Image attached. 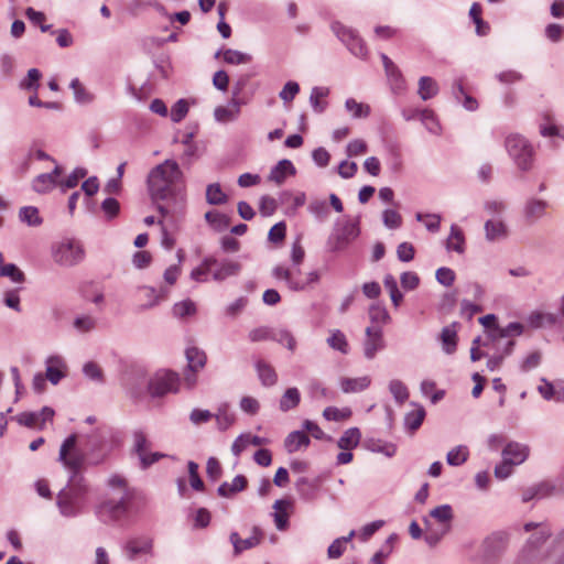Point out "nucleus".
<instances>
[{"label":"nucleus","instance_id":"38","mask_svg":"<svg viewBox=\"0 0 564 564\" xmlns=\"http://www.w3.org/2000/svg\"><path fill=\"white\" fill-rule=\"evenodd\" d=\"M431 517L441 523L442 534H445L448 530V522L453 517L452 508L447 505L440 506L431 511Z\"/></svg>","mask_w":564,"mask_h":564},{"label":"nucleus","instance_id":"57","mask_svg":"<svg viewBox=\"0 0 564 564\" xmlns=\"http://www.w3.org/2000/svg\"><path fill=\"white\" fill-rule=\"evenodd\" d=\"M70 88L74 91L75 98L79 102H89L93 100V96L86 90L79 79L75 78L70 83Z\"/></svg>","mask_w":564,"mask_h":564},{"label":"nucleus","instance_id":"8","mask_svg":"<svg viewBox=\"0 0 564 564\" xmlns=\"http://www.w3.org/2000/svg\"><path fill=\"white\" fill-rule=\"evenodd\" d=\"M332 29L354 55L358 57H365L367 55L368 51L364 40L352 29L339 22L333 23Z\"/></svg>","mask_w":564,"mask_h":564},{"label":"nucleus","instance_id":"58","mask_svg":"<svg viewBox=\"0 0 564 564\" xmlns=\"http://www.w3.org/2000/svg\"><path fill=\"white\" fill-rule=\"evenodd\" d=\"M273 329L267 326L257 327L249 332V339L252 343L272 340Z\"/></svg>","mask_w":564,"mask_h":564},{"label":"nucleus","instance_id":"39","mask_svg":"<svg viewBox=\"0 0 564 564\" xmlns=\"http://www.w3.org/2000/svg\"><path fill=\"white\" fill-rule=\"evenodd\" d=\"M347 111H349L354 118H367L370 115V107L367 104L358 102L354 98H349L345 102Z\"/></svg>","mask_w":564,"mask_h":564},{"label":"nucleus","instance_id":"40","mask_svg":"<svg viewBox=\"0 0 564 564\" xmlns=\"http://www.w3.org/2000/svg\"><path fill=\"white\" fill-rule=\"evenodd\" d=\"M469 452L466 446L459 445L447 453L446 460L448 465L459 466L468 458Z\"/></svg>","mask_w":564,"mask_h":564},{"label":"nucleus","instance_id":"37","mask_svg":"<svg viewBox=\"0 0 564 564\" xmlns=\"http://www.w3.org/2000/svg\"><path fill=\"white\" fill-rule=\"evenodd\" d=\"M206 200L210 205H221L227 203L228 197L223 192L218 183L209 184L206 188Z\"/></svg>","mask_w":564,"mask_h":564},{"label":"nucleus","instance_id":"42","mask_svg":"<svg viewBox=\"0 0 564 564\" xmlns=\"http://www.w3.org/2000/svg\"><path fill=\"white\" fill-rule=\"evenodd\" d=\"M383 284H384V288L387 289V291L390 294V297H391V301H392L393 305L395 307H398L401 304L402 300H403V295H402V293L398 289V284H397L395 279L391 274H388V275H386V278L383 280Z\"/></svg>","mask_w":564,"mask_h":564},{"label":"nucleus","instance_id":"61","mask_svg":"<svg viewBox=\"0 0 564 564\" xmlns=\"http://www.w3.org/2000/svg\"><path fill=\"white\" fill-rule=\"evenodd\" d=\"M188 112V104L184 99H180L171 109V119L174 122L182 121Z\"/></svg>","mask_w":564,"mask_h":564},{"label":"nucleus","instance_id":"64","mask_svg":"<svg viewBox=\"0 0 564 564\" xmlns=\"http://www.w3.org/2000/svg\"><path fill=\"white\" fill-rule=\"evenodd\" d=\"M240 409L249 415H256L259 412L260 403L256 398L246 395L240 400Z\"/></svg>","mask_w":564,"mask_h":564},{"label":"nucleus","instance_id":"12","mask_svg":"<svg viewBox=\"0 0 564 564\" xmlns=\"http://www.w3.org/2000/svg\"><path fill=\"white\" fill-rule=\"evenodd\" d=\"M62 167L56 165L51 173H43L37 175L33 182L32 187L35 192L44 194L52 191L59 182L57 178L62 175Z\"/></svg>","mask_w":564,"mask_h":564},{"label":"nucleus","instance_id":"60","mask_svg":"<svg viewBox=\"0 0 564 564\" xmlns=\"http://www.w3.org/2000/svg\"><path fill=\"white\" fill-rule=\"evenodd\" d=\"M0 275L10 278L13 282L21 283L24 281L23 272L12 263H8L0 270Z\"/></svg>","mask_w":564,"mask_h":564},{"label":"nucleus","instance_id":"7","mask_svg":"<svg viewBox=\"0 0 564 564\" xmlns=\"http://www.w3.org/2000/svg\"><path fill=\"white\" fill-rule=\"evenodd\" d=\"M85 252L79 241L68 239L62 241L55 252L54 259L63 265H74L84 259Z\"/></svg>","mask_w":564,"mask_h":564},{"label":"nucleus","instance_id":"59","mask_svg":"<svg viewBox=\"0 0 564 564\" xmlns=\"http://www.w3.org/2000/svg\"><path fill=\"white\" fill-rule=\"evenodd\" d=\"M513 466L516 465L509 458L503 457L502 462L495 467V477L500 480L507 479L512 474Z\"/></svg>","mask_w":564,"mask_h":564},{"label":"nucleus","instance_id":"53","mask_svg":"<svg viewBox=\"0 0 564 564\" xmlns=\"http://www.w3.org/2000/svg\"><path fill=\"white\" fill-rule=\"evenodd\" d=\"M183 153L181 155V160L183 164H191L192 161L196 158L197 147L192 140V135L187 134L185 140L183 141Z\"/></svg>","mask_w":564,"mask_h":564},{"label":"nucleus","instance_id":"33","mask_svg":"<svg viewBox=\"0 0 564 564\" xmlns=\"http://www.w3.org/2000/svg\"><path fill=\"white\" fill-rule=\"evenodd\" d=\"M438 93L437 83L429 76L421 77L419 82V95L423 100H427L436 96Z\"/></svg>","mask_w":564,"mask_h":564},{"label":"nucleus","instance_id":"49","mask_svg":"<svg viewBox=\"0 0 564 564\" xmlns=\"http://www.w3.org/2000/svg\"><path fill=\"white\" fill-rule=\"evenodd\" d=\"M17 422L20 425L31 427V429H40L42 430V424L40 422V414L36 412H22L15 416Z\"/></svg>","mask_w":564,"mask_h":564},{"label":"nucleus","instance_id":"5","mask_svg":"<svg viewBox=\"0 0 564 564\" xmlns=\"http://www.w3.org/2000/svg\"><path fill=\"white\" fill-rule=\"evenodd\" d=\"M506 149L521 170H529L533 158L532 145L520 134L506 138Z\"/></svg>","mask_w":564,"mask_h":564},{"label":"nucleus","instance_id":"27","mask_svg":"<svg viewBox=\"0 0 564 564\" xmlns=\"http://www.w3.org/2000/svg\"><path fill=\"white\" fill-rule=\"evenodd\" d=\"M63 368L64 364L58 357H50L47 359L45 373L46 379L50 380L53 384L58 383L59 380L65 377Z\"/></svg>","mask_w":564,"mask_h":564},{"label":"nucleus","instance_id":"23","mask_svg":"<svg viewBox=\"0 0 564 564\" xmlns=\"http://www.w3.org/2000/svg\"><path fill=\"white\" fill-rule=\"evenodd\" d=\"M253 535L248 539H241L238 533L234 532L230 534V541L234 544L236 553H241L258 545L261 541L258 529H253Z\"/></svg>","mask_w":564,"mask_h":564},{"label":"nucleus","instance_id":"24","mask_svg":"<svg viewBox=\"0 0 564 564\" xmlns=\"http://www.w3.org/2000/svg\"><path fill=\"white\" fill-rule=\"evenodd\" d=\"M361 438V433L358 427H350L344 432L337 442L339 448L344 451H351L356 448Z\"/></svg>","mask_w":564,"mask_h":564},{"label":"nucleus","instance_id":"13","mask_svg":"<svg viewBox=\"0 0 564 564\" xmlns=\"http://www.w3.org/2000/svg\"><path fill=\"white\" fill-rule=\"evenodd\" d=\"M150 447V443L143 432L134 433V448L137 454L139 455L142 466L145 468L162 457L159 453L148 454V449Z\"/></svg>","mask_w":564,"mask_h":564},{"label":"nucleus","instance_id":"3","mask_svg":"<svg viewBox=\"0 0 564 564\" xmlns=\"http://www.w3.org/2000/svg\"><path fill=\"white\" fill-rule=\"evenodd\" d=\"M86 494L87 485L85 479L73 475L68 485L57 496V505L61 512L67 517L77 514L84 505Z\"/></svg>","mask_w":564,"mask_h":564},{"label":"nucleus","instance_id":"46","mask_svg":"<svg viewBox=\"0 0 564 564\" xmlns=\"http://www.w3.org/2000/svg\"><path fill=\"white\" fill-rule=\"evenodd\" d=\"M482 8L478 2L471 4L469 10V15L473 19L474 23L477 28V33L479 35H485L489 26L481 19Z\"/></svg>","mask_w":564,"mask_h":564},{"label":"nucleus","instance_id":"22","mask_svg":"<svg viewBox=\"0 0 564 564\" xmlns=\"http://www.w3.org/2000/svg\"><path fill=\"white\" fill-rule=\"evenodd\" d=\"M256 369L261 383L265 387L274 386L278 381V375L275 369L264 360H258L256 362Z\"/></svg>","mask_w":564,"mask_h":564},{"label":"nucleus","instance_id":"1","mask_svg":"<svg viewBox=\"0 0 564 564\" xmlns=\"http://www.w3.org/2000/svg\"><path fill=\"white\" fill-rule=\"evenodd\" d=\"M148 187L153 199H167L185 191V178L174 160H165L153 167L148 175Z\"/></svg>","mask_w":564,"mask_h":564},{"label":"nucleus","instance_id":"11","mask_svg":"<svg viewBox=\"0 0 564 564\" xmlns=\"http://www.w3.org/2000/svg\"><path fill=\"white\" fill-rule=\"evenodd\" d=\"M366 340L364 344L365 356L372 359L377 351L384 348L383 335L380 327L372 326L366 329Z\"/></svg>","mask_w":564,"mask_h":564},{"label":"nucleus","instance_id":"36","mask_svg":"<svg viewBox=\"0 0 564 564\" xmlns=\"http://www.w3.org/2000/svg\"><path fill=\"white\" fill-rule=\"evenodd\" d=\"M217 264L215 258H206L202 264L191 272V278L196 282L206 281L207 274L212 272L213 268Z\"/></svg>","mask_w":564,"mask_h":564},{"label":"nucleus","instance_id":"55","mask_svg":"<svg viewBox=\"0 0 564 564\" xmlns=\"http://www.w3.org/2000/svg\"><path fill=\"white\" fill-rule=\"evenodd\" d=\"M389 390L399 403H403L409 398L408 388L400 380H392L389 384Z\"/></svg>","mask_w":564,"mask_h":564},{"label":"nucleus","instance_id":"20","mask_svg":"<svg viewBox=\"0 0 564 564\" xmlns=\"http://www.w3.org/2000/svg\"><path fill=\"white\" fill-rule=\"evenodd\" d=\"M185 356L188 362V371L197 372L206 365L207 356L205 351L195 346L188 347L185 351Z\"/></svg>","mask_w":564,"mask_h":564},{"label":"nucleus","instance_id":"43","mask_svg":"<svg viewBox=\"0 0 564 564\" xmlns=\"http://www.w3.org/2000/svg\"><path fill=\"white\" fill-rule=\"evenodd\" d=\"M352 412L349 408L338 409L336 406H327L323 411V416L328 421H345L351 416Z\"/></svg>","mask_w":564,"mask_h":564},{"label":"nucleus","instance_id":"34","mask_svg":"<svg viewBox=\"0 0 564 564\" xmlns=\"http://www.w3.org/2000/svg\"><path fill=\"white\" fill-rule=\"evenodd\" d=\"M219 55L220 52L216 54V57ZM221 55L224 62L231 65L248 64L252 59L251 55L231 48L225 50L221 52Z\"/></svg>","mask_w":564,"mask_h":564},{"label":"nucleus","instance_id":"14","mask_svg":"<svg viewBox=\"0 0 564 564\" xmlns=\"http://www.w3.org/2000/svg\"><path fill=\"white\" fill-rule=\"evenodd\" d=\"M381 59L392 89L394 91H402L405 83L400 69L386 54H381Z\"/></svg>","mask_w":564,"mask_h":564},{"label":"nucleus","instance_id":"45","mask_svg":"<svg viewBox=\"0 0 564 564\" xmlns=\"http://www.w3.org/2000/svg\"><path fill=\"white\" fill-rule=\"evenodd\" d=\"M20 219L29 226H39L42 224V218L39 215V209L33 206L22 207L19 213Z\"/></svg>","mask_w":564,"mask_h":564},{"label":"nucleus","instance_id":"19","mask_svg":"<svg viewBox=\"0 0 564 564\" xmlns=\"http://www.w3.org/2000/svg\"><path fill=\"white\" fill-rule=\"evenodd\" d=\"M295 167L293 163L289 160L280 161L271 171L269 175V180L281 185L288 175H294Z\"/></svg>","mask_w":564,"mask_h":564},{"label":"nucleus","instance_id":"63","mask_svg":"<svg viewBox=\"0 0 564 564\" xmlns=\"http://www.w3.org/2000/svg\"><path fill=\"white\" fill-rule=\"evenodd\" d=\"M300 91V86L295 82H288L279 96L284 102H291Z\"/></svg>","mask_w":564,"mask_h":564},{"label":"nucleus","instance_id":"17","mask_svg":"<svg viewBox=\"0 0 564 564\" xmlns=\"http://www.w3.org/2000/svg\"><path fill=\"white\" fill-rule=\"evenodd\" d=\"M457 323H453L444 327L440 335L443 350L448 355L455 352L457 348Z\"/></svg>","mask_w":564,"mask_h":564},{"label":"nucleus","instance_id":"4","mask_svg":"<svg viewBox=\"0 0 564 564\" xmlns=\"http://www.w3.org/2000/svg\"><path fill=\"white\" fill-rule=\"evenodd\" d=\"M272 275L276 280H282L292 291H304L319 280L317 271L302 272L300 267L276 265L272 270Z\"/></svg>","mask_w":564,"mask_h":564},{"label":"nucleus","instance_id":"41","mask_svg":"<svg viewBox=\"0 0 564 564\" xmlns=\"http://www.w3.org/2000/svg\"><path fill=\"white\" fill-rule=\"evenodd\" d=\"M272 340L286 346V348L292 352L296 348V340L294 336L286 329H273Z\"/></svg>","mask_w":564,"mask_h":564},{"label":"nucleus","instance_id":"15","mask_svg":"<svg viewBox=\"0 0 564 564\" xmlns=\"http://www.w3.org/2000/svg\"><path fill=\"white\" fill-rule=\"evenodd\" d=\"M529 453V447L518 442H510L502 449V456L509 458L516 466L524 463Z\"/></svg>","mask_w":564,"mask_h":564},{"label":"nucleus","instance_id":"26","mask_svg":"<svg viewBox=\"0 0 564 564\" xmlns=\"http://www.w3.org/2000/svg\"><path fill=\"white\" fill-rule=\"evenodd\" d=\"M446 248L457 253H464L465 251V236L457 225H452L451 227V234L446 240Z\"/></svg>","mask_w":564,"mask_h":564},{"label":"nucleus","instance_id":"18","mask_svg":"<svg viewBox=\"0 0 564 564\" xmlns=\"http://www.w3.org/2000/svg\"><path fill=\"white\" fill-rule=\"evenodd\" d=\"M216 268L212 270L213 278L216 281H223L229 276L237 275L241 269L240 263L236 261H224L218 262L215 265Z\"/></svg>","mask_w":564,"mask_h":564},{"label":"nucleus","instance_id":"30","mask_svg":"<svg viewBox=\"0 0 564 564\" xmlns=\"http://www.w3.org/2000/svg\"><path fill=\"white\" fill-rule=\"evenodd\" d=\"M486 238L488 240H498L508 235L507 226L501 220H488L485 224Z\"/></svg>","mask_w":564,"mask_h":564},{"label":"nucleus","instance_id":"47","mask_svg":"<svg viewBox=\"0 0 564 564\" xmlns=\"http://www.w3.org/2000/svg\"><path fill=\"white\" fill-rule=\"evenodd\" d=\"M355 535V531H350L347 536H343L340 539H336L328 547V556L330 558H338L343 555L345 551V545L349 542Z\"/></svg>","mask_w":564,"mask_h":564},{"label":"nucleus","instance_id":"16","mask_svg":"<svg viewBox=\"0 0 564 564\" xmlns=\"http://www.w3.org/2000/svg\"><path fill=\"white\" fill-rule=\"evenodd\" d=\"M339 384L344 393H357L370 387L371 378L369 376L358 378L343 377L339 380Z\"/></svg>","mask_w":564,"mask_h":564},{"label":"nucleus","instance_id":"51","mask_svg":"<svg viewBox=\"0 0 564 564\" xmlns=\"http://www.w3.org/2000/svg\"><path fill=\"white\" fill-rule=\"evenodd\" d=\"M546 203L540 199H532L528 202L525 207V215L531 219L540 218L544 215Z\"/></svg>","mask_w":564,"mask_h":564},{"label":"nucleus","instance_id":"62","mask_svg":"<svg viewBox=\"0 0 564 564\" xmlns=\"http://www.w3.org/2000/svg\"><path fill=\"white\" fill-rule=\"evenodd\" d=\"M435 276L437 282L442 285L451 286L455 281L456 274L452 269L442 267L436 270Z\"/></svg>","mask_w":564,"mask_h":564},{"label":"nucleus","instance_id":"48","mask_svg":"<svg viewBox=\"0 0 564 564\" xmlns=\"http://www.w3.org/2000/svg\"><path fill=\"white\" fill-rule=\"evenodd\" d=\"M529 323L533 327H543L545 325H554L556 323V316L551 313H532L529 317Z\"/></svg>","mask_w":564,"mask_h":564},{"label":"nucleus","instance_id":"56","mask_svg":"<svg viewBox=\"0 0 564 564\" xmlns=\"http://www.w3.org/2000/svg\"><path fill=\"white\" fill-rule=\"evenodd\" d=\"M278 208V203H276V199L269 196V195H264L261 197L260 199V203H259V212L262 216L264 217H268V216H271L275 213Z\"/></svg>","mask_w":564,"mask_h":564},{"label":"nucleus","instance_id":"52","mask_svg":"<svg viewBox=\"0 0 564 564\" xmlns=\"http://www.w3.org/2000/svg\"><path fill=\"white\" fill-rule=\"evenodd\" d=\"M425 417V410L423 408H419L414 411H411L405 416V425L411 431H416L423 423Z\"/></svg>","mask_w":564,"mask_h":564},{"label":"nucleus","instance_id":"50","mask_svg":"<svg viewBox=\"0 0 564 564\" xmlns=\"http://www.w3.org/2000/svg\"><path fill=\"white\" fill-rule=\"evenodd\" d=\"M87 174L85 169H76L70 175H68L64 181L58 183V186L63 192L69 188H74L78 185L79 181L84 178Z\"/></svg>","mask_w":564,"mask_h":564},{"label":"nucleus","instance_id":"29","mask_svg":"<svg viewBox=\"0 0 564 564\" xmlns=\"http://www.w3.org/2000/svg\"><path fill=\"white\" fill-rule=\"evenodd\" d=\"M454 96L455 98L463 102V106L469 110V111H474L478 108V102L475 98H473L471 96H469L466 91H465V88H464V85H463V80L462 79H457L455 83H454Z\"/></svg>","mask_w":564,"mask_h":564},{"label":"nucleus","instance_id":"9","mask_svg":"<svg viewBox=\"0 0 564 564\" xmlns=\"http://www.w3.org/2000/svg\"><path fill=\"white\" fill-rule=\"evenodd\" d=\"M180 378L173 371H159L150 381L149 391L153 397H162L169 392L178 390Z\"/></svg>","mask_w":564,"mask_h":564},{"label":"nucleus","instance_id":"21","mask_svg":"<svg viewBox=\"0 0 564 564\" xmlns=\"http://www.w3.org/2000/svg\"><path fill=\"white\" fill-rule=\"evenodd\" d=\"M247 485H248L247 478L242 475H238L232 479L231 482H227V481L223 482L218 487V494L221 497L229 498V497L234 496L235 494L245 490L247 488Z\"/></svg>","mask_w":564,"mask_h":564},{"label":"nucleus","instance_id":"10","mask_svg":"<svg viewBox=\"0 0 564 564\" xmlns=\"http://www.w3.org/2000/svg\"><path fill=\"white\" fill-rule=\"evenodd\" d=\"M273 520L279 531H285L289 528V518L293 513L294 502L291 499H279L273 505Z\"/></svg>","mask_w":564,"mask_h":564},{"label":"nucleus","instance_id":"54","mask_svg":"<svg viewBox=\"0 0 564 564\" xmlns=\"http://www.w3.org/2000/svg\"><path fill=\"white\" fill-rule=\"evenodd\" d=\"M416 117L426 126V128L433 132L437 133L438 131V123L435 119V115L430 109L424 110H417L415 111Z\"/></svg>","mask_w":564,"mask_h":564},{"label":"nucleus","instance_id":"2","mask_svg":"<svg viewBox=\"0 0 564 564\" xmlns=\"http://www.w3.org/2000/svg\"><path fill=\"white\" fill-rule=\"evenodd\" d=\"M108 486L117 491V497L113 495L102 501L99 506V514L111 520H119L128 513L134 492L129 488L126 478L120 475L110 476Z\"/></svg>","mask_w":564,"mask_h":564},{"label":"nucleus","instance_id":"6","mask_svg":"<svg viewBox=\"0 0 564 564\" xmlns=\"http://www.w3.org/2000/svg\"><path fill=\"white\" fill-rule=\"evenodd\" d=\"M76 443L77 436L75 434L69 435L62 444L59 451V460L74 475H77L85 462L83 453L76 448Z\"/></svg>","mask_w":564,"mask_h":564},{"label":"nucleus","instance_id":"32","mask_svg":"<svg viewBox=\"0 0 564 564\" xmlns=\"http://www.w3.org/2000/svg\"><path fill=\"white\" fill-rule=\"evenodd\" d=\"M205 219L208 225L216 231H223L230 225L229 217L216 210L207 212L205 214Z\"/></svg>","mask_w":564,"mask_h":564},{"label":"nucleus","instance_id":"25","mask_svg":"<svg viewBox=\"0 0 564 564\" xmlns=\"http://www.w3.org/2000/svg\"><path fill=\"white\" fill-rule=\"evenodd\" d=\"M310 445V437L305 432L295 431L288 435L284 442L285 449L289 453H294L302 447Z\"/></svg>","mask_w":564,"mask_h":564},{"label":"nucleus","instance_id":"44","mask_svg":"<svg viewBox=\"0 0 564 564\" xmlns=\"http://www.w3.org/2000/svg\"><path fill=\"white\" fill-rule=\"evenodd\" d=\"M214 416L216 419L218 429L221 431H226L235 422V415L229 412L227 405L219 408L218 412Z\"/></svg>","mask_w":564,"mask_h":564},{"label":"nucleus","instance_id":"31","mask_svg":"<svg viewBox=\"0 0 564 564\" xmlns=\"http://www.w3.org/2000/svg\"><path fill=\"white\" fill-rule=\"evenodd\" d=\"M359 232L358 224L352 220H347L341 225L340 229H338L337 240L341 243H348L356 239Z\"/></svg>","mask_w":564,"mask_h":564},{"label":"nucleus","instance_id":"28","mask_svg":"<svg viewBox=\"0 0 564 564\" xmlns=\"http://www.w3.org/2000/svg\"><path fill=\"white\" fill-rule=\"evenodd\" d=\"M326 341L332 349L338 350L343 355H347L349 352V344L346 335L339 329L330 330Z\"/></svg>","mask_w":564,"mask_h":564},{"label":"nucleus","instance_id":"35","mask_svg":"<svg viewBox=\"0 0 564 564\" xmlns=\"http://www.w3.org/2000/svg\"><path fill=\"white\" fill-rule=\"evenodd\" d=\"M301 401V394L296 388H289L280 400V410L286 412L299 405Z\"/></svg>","mask_w":564,"mask_h":564}]
</instances>
